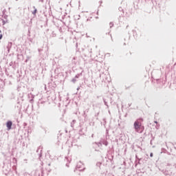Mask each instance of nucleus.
Here are the masks:
<instances>
[{
    "label": "nucleus",
    "instance_id": "1",
    "mask_svg": "<svg viewBox=\"0 0 176 176\" xmlns=\"http://www.w3.org/2000/svg\"><path fill=\"white\" fill-rule=\"evenodd\" d=\"M141 122H142V118L137 120L133 124V127L136 133H141L144 131V126H142Z\"/></svg>",
    "mask_w": 176,
    "mask_h": 176
},
{
    "label": "nucleus",
    "instance_id": "2",
    "mask_svg": "<svg viewBox=\"0 0 176 176\" xmlns=\"http://www.w3.org/2000/svg\"><path fill=\"white\" fill-rule=\"evenodd\" d=\"M76 170H78V171H85V170H86V168L85 167V164H83L82 162H78L76 166Z\"/></svg>",
    "mask_w": 176,
    "mask_h": 176
},
{
    "label": "nucleus",
    "instance_id": "3",
    "mask_svg": "<svg viewBox=\"0 0 176 176\" xmlns=\"http://www.w3.org/2000/svg\"><path fill=\"white\" fill-rule=\"evenodd\" d=\"M12 124H13L12 121H8L7 122L6 126H7L8 130H11L12 129Z\"/></svg>",
    "mask_w": 176,
    "mask_h": 176
},
{
    "label": "nucleus",
    "instance_id": "4",
    "mask_svg": "<svg viewBox=\"0 0 176 176\" xmlns=\"http://www.w3.org/2000/svg\"><path fill=\"white\" fill-rule=\"evenodd\" d=\"M100 142L103 145H105V146H108V142L107 140L102 139V140H100Z\"/></svg>",
    "mask_w": 176,
    "mask_h": 176
},
{
    "label": "nucleus",
    "instance_id": "5",
    "mask_svg": "<svg viewBox=\"0 0 176 176\" xmlns=\"http://www.w3.org/2000/svg\"><path fill=\"white\" fill-rule=\"evenodd\" d=\"M78 78H79V74L76 75V76H75V78H73V79L72 80V82L73 83H75V82H76V79H78Z\"/></svg>",
    "mask_w": 176,
    "mask_h": 176
},
{
    "label": "nucleus",
    "instance_id": "6",
    "mask_svg": "<svg viewBox=\"0 0 176 176\" xmlns=\"http://www.w3.org/2000/svg\"><path fill=\"white\" fill-rule=\"evenodd\" d=\"M34 8V11H32V14H36V12H37V10L36 8H35V7H33Z\"/></svg>",
    "mask_w": 176,
    "mask_h": 176
},
{
    "label": "nucleus",
    "instance_id": "7",
    "mask_svg": "<svg viewBox=\"0 0 176 176\" xmlns=\"http://www.w3.org/2000/svg\"><path fill=\"white\" fill-rule=\"evenodd\" d=\"M96 145H98V146L99 148H100V146H102V144L101 143L100 141V142L96 143Z\"/></svg>",
    "mask_w": 176,
    "mask_h": 176
},
{
    "label": "nucleus",
    "instance_id": "8",
    "mask_svg": "<svg viewBox=\"0 0 176 176\" xmlns=\"http://www.w3.org/2000/svg\"><path fill=\"white\" fill-rule=\"evenodd\" d=\"M103 101L104 102V105H106L107 107H108V102H107V100H105V99H103Z\"/></svg>",
    "mask_w": 176,
    "mask_h": 176
},
{
    "label": "nucleus",
    "instance_id": "9",
    "mask_svg": "<svg viewBox=\"0 0 176 176\" xmlns=\"http://www.w3.org/2000/svg\"><path fill=\"white\" fill-rule=\"evenodd\" d=\"M150 157H153V153H151Z\"/></svg>",
    "mask_w": 176,
    "mask_h": 176
},
{
    "label": "nucleus",
    "instance_id": "10",
    "mask_svg": "<svg viewBox=\"0 0 176 176\" xmlns=\"http://www.w3.org/2000/svg\"><path fill=\"white\" fill-rule=\"evenodd\" d=\"M113 27V23H110V28Z\"/></svg>",
    "mask_w": 176,
    "mask_h": 176
},
{
    "label": "nucleus",
    "instance_id": "11",
    "mask_svg": "<svg viewBox=\"0 0 176 176\" xmlns=\"http://www.w3.org/2000/svg\"><path fill=\"white\" fill-rule=\"evenodd\" d=\"M3 35L0 34V39H2Z\"/></svg>",
    "mask_w": 176,
    "mask_h": 176
},
{
    "label": "nucleus",
    "instance_id": "12",
    "mask_svg": "<svg viewBox=\"0 0 176 176\" xmlns=\"http://www.w3.org/2000/svg\"><path fill=\"white\" fill-rule=\"evenodd\" d=\"M98 165H99V166H101V163H100V162L98 163V164H97V166H98Z\"/></svg>",
    "mask_w": 176,
    "mask_h": 176
},
{
    "label": "nucleus",
    "instance_id": "13",
    "mask_svg": "<svg viewBox=\"0 0 176 176\" xmlns=\"http://www.w3.org/2000/svg\"><path fill=\"white\" fill-rule=\"evenodd\" d=\"M155 123H157V122L155 121Z\"/></svg>",
    "mask_w": 176,
    "mask_h": 176
},
{
    "label": "nucleus",
    "instance_id": "14",
    "mask_svg": "<svg viewBox=\"0 0 176 176\" xmlns=\"http://www.w3.org/2000/svg\"><path fill=\"white\" fill-rule=\"evenodd\" d=\"M0 32H2V31H1V30H0Z\"/></svg>",
    "mask_w": 176,
    "mask_h": 176
},
{
    "label": "nucleus",
    "instance_id": "15",
    "mask_svg": "<svg viewBox=\"0 0 176 176\" xmlns=\"http://www.w3.org/2000/svg\"><path fill=\"white\" fill-rule=\"evenodd\" d=\"M73 122H75V120H73Z\"/></svg>",
    "mask_w": 176,
    "mask_h": 176
}]
</instances>
